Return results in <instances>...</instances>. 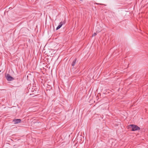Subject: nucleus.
Wrapping results in <instances>:
<instances>
[{
    "label": "nucleus",
    "mask_w": 148,
    "mask_h": 148,
    "mask_svg": "<svg viewBox=\"0 0 148 148\" xmlns=\"http://www.w3.org/2000/svg\"><path fill=\"white\" fill-rule=\"evenodd\" d=\"M97 35V34L96 33H94L93 34H92V36H95L96 35Z\"/></svg>",
    "instance_id": "nucleus-6"
},
{
    "label": "nucleus",
    "mask_w": 148,
    "mask_h": 148,
    "mask_svg": "<svg viewBox=\"0 0 148 148\" xmlns=\"http://www.w3.org/2000/svg\"><path fill=\"white\" fill-rule=\"evenodd\" d=\"M21 120L20 119H16L13 120V121L14 124H16L21 122Z\"/></svg>",
    "instance_id": "nucleus-3"
},
{
    "label": "nucleus",
    "mask_w": 148,
    "mask_h": 148,
    "mask_svg": "<svg viewBox=\"0 0 148 148\" xmlns=\"http://www.w3.org/2000/svg\"><path fill=\"white\" fill-rule=\"evenodd\" d=\"M6 78L9 81H11L14 79L9 74L7 75Z\"/></svg>",
    "instance_id": "nucleus-2"
},
{
    "label": "nucleus",
    "mask_w": 148,
    "mask_h": 148,
    "mask_svg": "<svg viewBox=\"0 0 148 148\" xmlns=\"http://www.w3.org/2000/svg\"><path fill=\"white\" fill-rule=\"evenodd\" d=\"M76 62H77V59H75L73 60V62H72V64H71L72 66H75V64L76 63Z\"/></svg>",
    "instance_id": "nucleus-5"
},
{
    "label": "nucleus",
    "mask_w": 148,
    "mask_h": 148,
    "mask_svg": "<svg viewBox=\"0 0 148 148\" xmlns=\"http://www.w3.org/2000/svg\"><path fill=\"white\" fill-rule=\"evenodd\" d=\"M64 23L61 22L56 28V30L59 29L62 26V25Z\"/></svg>",
    "instance_id": "nucleus-4"
},
{
    "label": "nucleus",
    "mask_w": 148,
    "mask_h": 148,
    "mask_svg": "<svg viewBox=\"0 0 148 148\" xmlns=\"http://www.w3.org/2000/svg\"><path fill=\"white\" fill-rule=\"evenodd\" d=\"M130 126L132 127V130L133 131H135L140 130V128L136 125H130Z\"/></svg>",
    "instance_id": "nucleus-1"
},
{
    "label": "nucleus",
    "mask_w": 148,
    "mask_h": 148,
    "mask_svg": "<svg viewBox=\"0 0 148 148\" xmlns=\"http://www.w3.org/2000/svg\"><path fill=\"white\" fill-rule=\"evenodd\" d=\"M80 1H82V0H80Z\"/></svg>",
    "instance_id": "nucleus-7"
}]
</instances>
